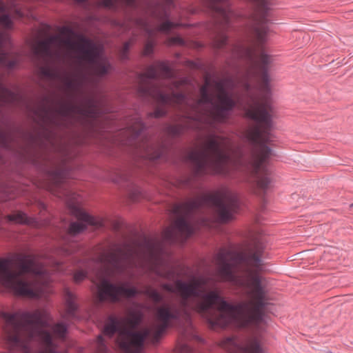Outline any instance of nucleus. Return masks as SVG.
<instances>
[{"label": "nucleus", "mask_w": 353, "mask_h": 353, "mask_svg": "<svg viewBox=\"0 0 353 353\" xmlns=\"http://www.w3.org/2000/svg\"><path fill=\"white\" fill-rule=\"evenodd\" d=\"M351 206H353V203H352V204H351Z\"/></svg>", "instance_id": "48"}, {"label": "nucleus", "mask_w": 353, "mask_h": 353, "mask_svg": "<svg viewBox=\"0 0 353 353\" xmlns=\"http://www.w3.org/2000/svg\"><path fill=\"white\" fill-rule=\"evenodd\" d=\"M51 329L55 336L58 338H64L66 334L67 327L63 323H58L54 325Z\"/></svg>", "instance_id": "22"}, {"label": "nucleus", "mask_w": 353, "mask_h": 353, "mask_svg": "<svg viewBox=\"0 0 353 353\" xmlns=\"http://www.w3.org/2000/svg\"><path fill=\"white\" fill-rule=\"evenodd\" d=\"M220 345L230 353H265L256 338H249L243 341L237 337H228L221 341Z\"/></svg>", "instance_id": "13"}, {"label": "nucleus", "mask_w": 353, "mask_h": 353, "mask_svg": "<svg viewBox=\"0 0 353 353\" xmlns=\"http://www.w3.org/2000/svg\"><path fill=\"white\" fill-rule=\"evenodd\" d=\"M165 114V111L163 109L158 108L155 110L153 112L150 113V116L159 118Z\"/></svg>", "instance_id": "34"}, {"label": "nucleus", "mask_w": 353, "mask_h": 353, "mask_svg": "<svg viewBox=\"0 0 353 353\" xmlns=\"http://www.w3.org/2000/svg\"><path fill=\"white\" fill-rule=\"evenodd\" d=\"M246 59L249 64L245 76L240 83L245 92L244 98L238 101L244 103L245 115L254 121L245 133L252 144V152L245 161L239 152H234L231 140L215 134L207 135L201 144V150L190 152L196 176L207 174H228L233 170L250 172L257 188L263 191L270 184L267 162L272 150L265 143L271 140L270 131L272 127L271 103L262 92H270V76L272 57L263 51L248 49Z\"/></svg>", "instance_id": "1"}, {"label": "nucleus", "mask_w": 353, "mask_h": 353, "mask_svg": "<svg viewBox=\"0 0 353 353\" xmlns=\"http://www.w3.org/2000/svg\"><path fill=\"white\" fill-rule=\"evenodd\" d=\"M176 44H185L184 41L181 38H177V42Z\"/></svg>", "instance_id": "40"}, {"label": "nucleus", "mask_w": 353, "mask_h": 353, "mask_svg": "<svg viewBox=\"0 0 353 353\" xmlns=\"http://www.w3.org/2000/svg\"><path fill=\"white\" fill-rule=\"evenodd\" d=\"M14 12L20 18L24 17V15H25L24 12L19 8H16L14 10Z\"/></svg>", "instance_id": "37"}, {"label": "nucleus", "mask_w": 353, "mask_h": 353, "mask_svg": "<svg viewBox=\"0 0 353 353\" xmlns=\"http://www.w3.org/2000/svg\"><path fill=\"white\" fill-rule=\"evenodd\" d=\"M145 294L157 303L160 302L162 300V296L159 292L157 290L151 288H148L145 290Z\"/></svg>", "instance_id": "27"}, {"label": "nucleus", "mask_w": 353, "mask_h": 353, "mask_svg": "<svg viewBox=\"0 0 353 353\" xmlns=\"http://www.w3.org/2000/svg\"><path fill=\"white\" fill-rule=\"evenodd\" d=\"M129 50V46H124V48L123 49L122 54H121V59H126L125 54L128 52Z\"/></svg>", "instance_id": "36"}, {"label": "nucleus", "mask_w": 353, "mask_h": 353, "mask_svg": "<svg viewBox=\"0 0 353 353\" xmlns=\"http://www.w3.org/2000/svg\"><path fill=\"white\" fill-rule=\"evenodd\" d=\"M168 3H171V2H172V0H168Z\"/></svg>", "instance_id": "46"}, {"label": "nucleus", "mask_w": 353, "mask_h": 353, "mask_svg": "<svg viewBox=\"0 0 353 353\" xmlns=\"http://www.w3.org/2000/svg\"><path fill=\"white\" fill-rule=\"evenodd\" d=\"M179 86V82H175V83H174V88H178Z\"/></svg>", "instance_id": "42"}, {"label": "nucleus", "mask_w": 353, "mask_h": 353, "mask_svg": "<svg viewBox=\"0 0 353 353\" xmlns=\"http://www.w3.org/2000/svg\"><path fill=\"white\" fill-rule=\"evenodd\" d=\"M30 44H94L89 39L78 34L70 27L62 26L56 33L51 32L48 25H43L37 31L36 41Z\"/></svg>", "instance_id": "8"}, {"label": "nucleus", "mask_w": 353, "mask_h": 353, "mask_svg": "<svg viewBox=\"0 0 353 353\" xmlns=\"http://www.w3.org/2000/svg\"><path fill=\"white\" fill-rule=\"evenodd\" d=\"M48 274L38 257L17 254L0 258V284L14 294L31 299L51 292Z\"/></svg>", "instance_id": "4"}, {"label": "nucleus", "mask_w": 353, "mask_h": 353, "mask_svg": "<svg viewBox=\"0 0 353 353\" xmlns=\"http://www.w3.org/2000/svg\"><path fill=\"white\" fill-rule=\"evenodd\" d=\"M152 14L154 17L162 19L163 18H168V14L165 10V8L161 5H158L154 10H152Z\"/></svg>", "instance_id": "26"}, {"label": "nucleus", "mask_w": 353, "mask_h": 353, "mask_svg": "<svg viewBox=\"0 0 353 353\" xmlns=\"http://www.w3.org/2000/svg\"><path fill=\"white\" fill-rule=\"evenodd\" d=\"M78 47L79 57L88 62L97 76H103L112 70L108 59L103 54V46H76Z\"/></svg>", "instance_id": "10"}, {"label": "nucleus", "mask_w": 353, "mask_h": 353, "mask_svg": "<svg viewBox=\"0 0 353 353\" xmlns=\"http://www.w3.org/2000/svg\"><path fill=\"white\" fill-rule=\"evenodd\" d=\"M59 113L63 116H69L74 112V107L70 104L62 105L59 108Z\"/></svg>", "instance_id": "29"}, {"label": "nucleus", "mask_w": 353, "mask_h": 353, "mask_svg": "<svg viewBox=\"0 0 353 353\" xmlns=\"http://www.w3.org/2000/svg\"><path fill=\"white\" fill-rule=\"evenodd\" d=\"M34 46L36 47L34 49L35 51H38L39 50L40 47H43V50L45 52H47L51 46L45 45V46Z\"/></svg>", "instance_id": "38"}, {"label": "nucleus", "mask_w": 353, "mask_h": 353, "mask_svg": "<svg viewBox=\"0 0 353 353\" xmlns=\"http://www.w3.org/2000/svg\"><path fill=\"white\" fill-rule=\"evenodd\" d=\"M123 44L128 45L130 44L128 42H125Z\"/></svg>", "instance_id": "45"}, {"label": "nucleus", "mask_w": 353, "mask_h": 353, "mask_svg": "<svg viewBox=\"0 0 353 353\" xmlns=\"http://www.w3.org/2000/svg\"><path fill=\"white\" fill-rule=\"evenodd\" d=\"M209 86L210 79L206 77L204 85L200 88L201 98L191 107V112L187 116L188 123L185 128L199 130L202 125L212 126L214 123H223L236 106V102L225 90L234 89L236 85L232 79L227 78L215 82L216 103L212 104L210 110H204L205 104L212 103Z\"/></svg>", "instance_id": "7"}, {"label": "nucleus", "mask_w": 353, "mask_h": 353, "mask_svg": "<svg viewBox=\"0 0 353 353\" xmlns=\"http://www.w3.org/2000/svg\"><path fill=\"white\" fill-rule=\"evenodd\" d=\"M0 24L6 29L0 31V44H10V36L8 30L12 29L13 26L10 16L8 14L1 15Z\"/></svg>", "instance_id": "19"}, {"label": "nucleus", "mask_w": 353, "mask_h": 353, "mask_svg": "<svg viewBox=\"0 0 353 353\" xmlns=\"http://www.w3.org/2000/svg\"><path fill=\"white\" fill-rule=\"evenodd\" d=\"M140 92L145 95H149L158 103L161 104H182L185 102V96L182 93L170 94L164 93L161 90L157 87L143 88L140 86Z\"/></svg>", "instance_id": "14"}, {"label": "nucleus", "mask_w": 353, "mask_h": 353, "mask_svg": "<svg viewBox=\"0 0 353 353\" xmlns=\"http://www.w3.org/2000/svg\"><path fill=\"white\" fill-rule=\"evenodd\" d=\"M205 205L215 207L219 221L227 222L232 219L239 208V201L235 194L224 189L175 205L172 211L177 218L173 226L163 231V239L170 242L185 241L194 232L191 224L192 215L196 210Z\"/></svg>", "instance_id": "6"}, {"label": "nucleus", "mask_w": 353, "mask_h": 353, "mask_svg": "<svg viewBox=\"0 0 353 353\" xmlns=\"http://www.w3.org/2000/svg\"><path fill=\"white\" fill-rule=\"evenodd\" d=\"M65 174L64 172L62 170L57 171L52 175V179L54 181L56 185H59L63 182V176Z\"/></svg>", "instance_id": "31"}, {"label": "nucleus", "mask_w": 353, "mask_h": 353, "mask_svg": "<svg viewBox=\"0 0 353 353\" xmlns=\"http://www.w3.org/2000/svg\"><path fill=\"white\" fill-rule=\"evenodd\" d=\"M264 249L255 245L245 252H220L216 256L218 275L223 281L230 282L248 290L249 300L232 305L225 301L216 290L202 296L194 303L191 297H199L201 288L207 283L203 276L194 277L188 281L178 279L174 286L165 283L162 288L177 294L184 314L189 316L194 311L205 318L212 327H225L230 324L237 327L259 325L264 321V311L268 304V290L259 273L264 270Z\"/></svg>", "instance_id": "2"}, {"label": "nucleus", "mask_w": 353, "mask_h": 353, "mask_svg": "<svg viewBox=\"0 0 353 353\" xmlns=\"http://www.w3.org/2000/svg\"><path fill=\"white\" fill-rule=\"evenodd\" d=\"M153 46H145V48L143 50L144 55H149L153 52Z\"/></svg>", "instance_id": "35"}, {"label": "nucleus", "mask_w": 353, "mask_h": 353, "mask_svg": "<svg viewBox=\"0 0 353 353\" xmlns=\"http://www.w3.org/2000/svg\"><path fill=\"white\" fill-rule=\"evenodd\" d=\"M74 216L78 219L77 222L70 223L68 232L70 234L75 235L84 231L88 225L101 227L103 225L101 219L95 218L79 208L73 210Z\"/></svg>", "instance_id": "15"}, {"label": "nucleus", "mask_w": 353, "mask_h": 353, "mask_svg": "<svg viewBox=\"0 0 353 353\" xmlns=\"http://www.w3.org/2000/svg\"><path fill=\"white\" fill-rule=\"evenodd\" d=\"M66 307L67 315L68 316H74L77 307L73 299L72 295L70 293H68V297L66 299Z\"/></svg>", "instance_id": "23"}, {"label": "nucleus", "mask_w": 353, "mask_h": 353, "mask_svg": "<svg viewBox=\"0 0 353 353\" xmlns=\"http://www.w3.org/2000/svg\"><path fill=\"white\" fill-rule=\"evenodd\" d=\"M125 251H129L126 245H116L99 256V260L106 268L107 276L121 274L132 265L133 254L124 253Z\"/></svg>", "instance_id": "9"}, {"label": "nucleus", "mask_w": 353, "mask_h": 353, "mask_svg": "<svg viewBox=\"0 0 353 353\" xmlns=\"http://www.w3.org/2000/svg\"><path fill=\"white\" fill-rule=\"evenodd\" d=\"M17 6L15 3L12 2L10 5L6 4L3 0H0V12L10 10Z\"/></svg>", "instance_id": "32"}, {"label": "nucleus", "mask_w": 353, "mask_h": 353, "mask_svg": "<svg viewBox=\"0 0 353 353\" xmlns=\"http://www.w3.org/2000/svg\"><path fill=\"white\" fill-rule=\"evenodd\" d=\"M326 353H332V352H330V351H329V352H326Z\"/></svg>", "instance_id": "47"}, {"label": "nucleus", "mask_w": 353, "mask_h": 353, "mask_svg": "<svg viewBox=\"0 0 353 353\" xmlns=\"http://www.w3.org/2000/svg\"><path fill=\"white\" fill-rule=\"evenodd\" d=\"M63 252L64 254L68 255L70 254L72 251L69 250L68 248H63Z\"/></svg>", "instance_id": "39"}, {"label": "nucleus", "mask_w": 353, "mask_h": 353, "mask_svg": "<svg viewBox=\"0 0 353 353\" xmlns=\"http://www.w3.org/2000/svg\"><path fill=\"white\" fill-rule=\"evenodd\" d=\"M85 0H77L78 2H83L85 1Z\"/></svg>", "instance_id": "44"}, {"label": "nucleus", "mask_w": 353, "mask_h": 353, "mask_svg": "<svg viewBox=\"0 0 353 353\" xmlns=\"http://www.w3.org/2000/svg\"><path fill=\"white\" fill-rule=\"evenodd\" d=\"M303 41L304 42H308V41L310 39V37H308V36H306V37L303 36Z\"/></svg>", "instance_id": "41"}, {"label": "nucleus", "mask_w": 353, "mask_h": 353, "mask_svg": "<svg viewBox=\"0 0 353 353\" xmlns=\"http://www.w3.org/2000/svg\"><path fill=\"white\" fill-rule=\"evenodd\" d=\"M183 131V128L181 125L172 126L169 129V132L174 135L179 134Z\"/></svg>", "instance_id": "33"}, {"label": "nucleus", "mask_w": 353, "mask_h": 353, "mask_svg": "<svg viewBox=\"0 0 353 353\" xmlns=\"http://www.w3.org/2000/svg\"><path fill=\"white\" fill-rule=\"evenodd\" d=\"M156 317L158 323L143 332H134L131 330L140 323V314L130 313L128 316L120 319L110 315L103 332L109 337L118 332L117 342L125 353H141L144 341L148 339L152 343H157L171 321L180 317V312L176 307L165 304L157 307Z\"/></svg>", "instance_id": "5"}, {"label": "nucleus", "mask_w": 353, "mask_h": 353, "mask_svg": "<svg viewBox=\"0 0 353 353\" xmlns=\"http://www.w3.org/2000/svg\"><path fill=\"white\" fill-rule=\"evenodd\" d=\"M228 0H208L209 8L218 16L216 21L214 37L216 39V44H225L228 39L225 30L232 24V19L234 15V12L229 7L219 6V3H225Z\"/></svg>", "instance_id": "11"}, {"label": "nucleus", "mask_w": 353, "mask_h": 353, "mask_svg": "<svg viewBox=\"0 0 353 353\" xmlns=\"http://www.w3.org/2000/svg\"><path fill=\"white\" fill-rule=\"evenodd\" d=\"M152 150L153 148L152 146L147 145L145 146V152L143 154V157L150 160H155L159 159L161 155V151L158 149L152 152Z\"/></svg>", "instance_id": "24"}, {"label": "nucleus", "mask_w": 353, "mask_h": 353, "mask_svg": "<svg viewBox=\"0 0 353 353\" xmlns=\"http://www.w3.org/2000/svg\"><path fill=\"white\" fill-rule=\"evenodd\" d=\"M95 351L94 353H106L108 348L105 344L103 337L99 335L94 344Z\"/></svg>", "instance_id": "25"}, {"label": "nucleus", "mask_w": 353, "mask_h": 353, "mask_svg": "<svg viewBox=\"0 0 353 353\" xmlns=\"http://www.w3.org/2000/svg\"><path fill=\"white\" fill-rule=\"evenodd\" d=\"M98 297L100 301H110L117 302L122 297L130 298L134 296L137 289L134 287L125 288L124 285L117 286L110 283L107 279H102L97 285Z\"/></svg>", "instance_id": "12"}, {"label": "nucleus", "mask_w": 353, "mask_h": 353, "mask_svg": "<svg viewBox=\"0 0 353 353\" xmlns=\"http://www.w3.org/2000/svg\"><path fill=\"white\" fill-rule=\"evenodd\" d=\"M20 61L19 57L16 56L12 59H9L8 54L0 52V63L8 69L13 68Z\"/></svg>", "instance_id": "21"}, {"label": "nucleus", "mask_w": 353, "mask_h": 353, "mask_svg": "<svg viewBox=\"0 0 353 353\" xmlns=\"http://www.w3.org/2000/svg\"><path fill=\"white\" fill-rule=\"evenodd\" d=\"M10 353H60L51 334L44 329L51 320L46 310L1 312Z\"/></svg>", "instance_id": "3"}, {"label": "nucleus", "mask_w": 353, "mask_h": 353, "mask_svg": "<svg viewBox=\"0 0 353 353\" xmlns=\"http://www.w3.org/2000/svg\"><path fill=\"white\" fill-rule=\"evenodd\" d=\"M2 46H0V47H1Z\"/></svg>", "instance_id": "49"}, {"label": "nucleus", "mask_w": 353, "mask_h": 353, "mask_svg": "<svg viewBox=\"0 0 353 353\" xmlns=\"http://www.w3.org/2000/svg\"><path fill=\"white\" fill-rule=\"evenodd\" d=\"M145 248L147 251V253L148 254L149 260H152L153 258H156V254L155 252V248H154V243L150 241V240H145L144 242Z\"/></svg>", "instance_id": "28"}, {"label": "nucleus", "mask_w": 353, "mask_h": 353, "mask_svg": "<svg viewBox=\"0 0 353 353\" xmlns=\"http://www.w3.org/2000/svg\"><path fill=\"white\" fill-rule=\"evenodd\" d=\"M159 70L166 77H172V71L167 62L159 61L148 66L145 71L140 75V81L144 83L146 80L155 79L157 77V71Z\"/></svg>", "instance_id": "16"}, {"label": "nucleus", "mask_w": 353, "mask_h": 353, "mask_svg": "<svg viewBox=\"0 0 353 353\" xmlns=\"http://www.w3.org/2000/svg\"><path fill=\"white\" fill-rule=\"evenodd\" d=\"M43 73L46 75H49L48 72L46 70H43Z\"/></svg>", "instance_id": "43"}, {"label": "nucleus", "mask_w": 353, "mask_h": 353, "mask_svg": "<svg viewBox=\"0 0 353 353\" xmlns=\"http://www.w3.org/2000/svg\"><path fill=\"white\" fill-rule=\"evenodd\" d=\"M137 25L141 28L143 30L148 32L149 35H152L154 32H167L170 31L175 23L171 22L169 20L159 22V24L155 26L154 28H151L149 22L143 19H140L137 21Z\"/></svg>", "instance_id": "17"}, {"label": "nucleus", "mask_w": 353, "mask_h": 353, "mask_svg": "<svg viewBox=\"0 0 353 353\" xmlns=\"http://www.w3.org/2000/svg\"><path fill=\"white\" fill-rule=\"evenodd\" d=\"M145 125L140 118H136L132 124H130L125 130L129 135L130 139H134L141 134L144 130Z\"/></svg>", "instance_id": "20"}, {"label": "nucleus", "mask_w": 353, "mask_h": 353, "mask_svg": "<svg viewBox=\"0 0 353 353\" xmlns=\"http://www.w3.org/2000/svg\"><path fill=\"white\" fill-rule=\"evenodd\" d=\"M3 220H6L7 222L27 225H32L34 222L32 218L27 216L26 214L20 211L8 214L5 217L0 216V225L3 223Z\"/></svg>", "instance_id": "18"}, {"label": "nucleus", "mask_w": 353, "mask_h": 353, "mask_svg": "<svg viewBox=\"0 0 353 353\" xmlns=\"http://www.w3.org/2000/svg\"><path fill=\"white\" fill-rule=\"evenodd\" d=\"M87 274H88V272L84 270H77V272H75L74 273V275H73V279H74V282H76V283L81 282L82 281H83L85 279V277L87 276Z\"/></svg>", "instance_id": "30"}]
</instances>
